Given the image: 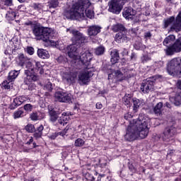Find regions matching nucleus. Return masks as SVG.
Segmentation results:
<instances>
[{"label":"nucleus","instance_id":"nucleus-14","mask_svg":"<svg viewBox=\"0 0 181 181\" xmlns=\"http://www.w3.org/2000/svg\"><path fill=\"white\" fill-rule=\"evenodd\" d=\"M29 98L25 96H20L18 98H16L13 100L12 104L10 105V109L15 110V108H17V107H19V105H22V104L25 103H29Z\"/></svg>","mask_w":181,"mask_h":181},{"label":"nucleus","instance_id":"nucleus-2","mask_svg":"<svg viewBox=\"0 0 181 181\" xmlns=\"http://www.w3.org/2000/svg\"><path fill=\"white\" fill-rule=\"evenodd\" d=\"M91 5L88 0H75L69 11L64 13L67 19H76V21H84L86 18L93 19L94 11L88 9Z\"/></svg>","mask_w":181,"mask_h":181},{"label":"nucleus","instance_id":"nucleus-44","mask_svg":"<svg viewBox=\"0 0 181 181\" xmlns=\"http://www.w3.org/2000/svg\"><path fill=\"white\" fill-rule=\"evenodd\" d=\"M151 60V57H149L148 54H144L141 57L142 63H146V62H149Z\"/></svg>","mask_w":181,"mask_h":181},{"label":"nucleus","instance_id":"nucleus-49","mask_svg":"<svg viewBox=\"0 0 181 181\" xmlns=\"http://www.w3.org/2000/svg\"><path fill=\"white\" fill-rule=\"evenodd\" d=\"M27 53L30 55L33 54V53H35V49H33L32 47H28L27 48Z\"/></svg>","mask_w":181,"mask_h":181},{"label":"nucleus","instance_id":"nucleus-23","mask_svg":"<svg viewBox=\"0 0 181 181\" xmlns=\"http://www.w3.org/2000/svg\"><path fill=\"white\" fill-rule=\"evenodd\" d=\"M111 59H110V62L114 64L115 63H117L118 62V60L119 59V53H118V50L117 49H113L112 52H111Z\"/></svg>","mask_w":181,"mask_h":181},{"label":"nucleus","instance_id":"nucleus-32","mask_svg":"<svg viewBox=\"0 0 181 181\" xmlns=\"http://www.w3.org/2000/svg\"><path fill=\"white\" fill-rule=\"evenodd\" d=\"M175 23V16H171L165 20H164V28H168V26H170L171 24Z\"/></svg>","mask_w":181,"mask_h":181},{"label":"nucleus","instance_id":"nucleus-8","mask_svg":"<svg viewBox=\"0 0 181 181\" xmlns=\"http://www.w3.org/2000/svg\"><path fill=\"white\" fill-rule=\"evenodd\" d=\"M162 76L157 75L153 76L152 78H148L146 81L141 83V90L145 94L149 93V91H152L153 90V85L155 84V80H158V78H160Z\"/></svg>","mask_w":181,"mask_h":181},{"label":"nucleus","instance_id":"nucleus-41","mask_svg":"<svg viewBox=\"0 0 181 181\" xmlns=\"http://www.w3.org/2000/svg\"><path fill=\"white\" fill-rule=\"evenodd\" d=\"M59 6V0H49V8H57Z\"/></svg>","mask_w":181,"mask_h":181},{"label":"nucleus","instance_id":"nucleus-36","mask_svg":"<svg viewBox=\"0 0 181 181\" xmlns=\"http://www.w3.org/2000/svg\"><path fill=\"white\" fill-rule=\"evenodd\" d=\"M84 144H86V141L81 138L77 139L76 140H75V142H74L75 146H77V147L84 146Z\"/></svg>","mask_w":181,"mask_h":181},{"label":"nucleus","instance_id":"nucleus-33","mask_svg":"<svg viewBox=\"0 0 181 181\" xmlns=\"http://www.w3.org/2000/svg\"><path fill=\"white\" fill-rule=\"evenodd\" d=\"M30 118L32 121H39V119H42V117H40V112L31 113Z\"/></svg>","mask_w":181,"mask_h":181},{"label":"nucleus","instance_id":"nucleus-3","mask_svg":"<svg viewBox=\"0 0 181 181\" xmlns=\"http://www.w3.org/2000/svg\"><path fill=\"white\" fill-rule=\"evenodd\" d=\"M68 56L74 60H80L83 64V67H93L90 64V62L93 59V54L90 51H83L81 52V55H78L80 48H77L76 45H71L68 46Z\"/></svg>","mask_w":181,"mask_h":181},{"label":"nucleus","instance_id":"nucleus-30","mask_svg":"<svg viewBox=\"0 0 181 181\" xmlns=\"http://www.w3.org/2000/svg\"><path fill=\"white\" fill-rule=\"evenodd\" d=\"M139 107H141V100H139V99L134 98H133V110L134 112H136V111H138V110L139 109Z\"/></svg>","mask_w":181,"mask_h":181},{"label":"nucleus","instance_id":"nucleus-7","mask_svg":"<svg viewBox=\"0 0 181 181\" xmlns=\"http://www.w3.org/2000/svg\"><path fill=\"white\" fill-rule=\"evenodd\" d=\"M94 76L93 66H83V69L78 74V81L81 86H87L91 81V77Z\"/></svg>","mask_w":181,"mask_h":181},{"label":"nucleus","instance_id":"nucleus-56","mask_svg":"<svg viewBox=\"0 0 181 181\" xmlns=\"http://www.w3.org/2000/svg\"><path fill=\"white\" fill-rule=\"evenodd\" d=\"M131 60H136V55L135 53H132L130 56Z\"/></svg>","mask_w":181,"mask_h":181},{"label":"nucleus","instance_id":"nucleus-63","mask_svg":"<svg viewBox=\"0 0 181 181\" xmlns=\"http://www.w3.org/2000/svg\"><path fill=\"white\" fill-rule=\"evenodd\" d=\"M88 180H90V181H94V180H95V178L92 176V177H90V179H88Z\"/></svg>","mask_w":181,"mask_h":181},{"label":"nucleus","instance_id":"nucleus-54","mask_svg":"<svg viewBox=\"0 0 181 181\" xmlns=\"http://www.w3.org/2000/svg\"><path fill=\"white\" fill-rule=\"evenodd\" d=\"M176 86L177 88H178L181 91V80H178L177 82L176 83Z\"/></svg>","mask_w":181,"mask_h":181},{"label":"nucleus","instance_id":"nucleus-42","mask_svg":"<svg viewBox=\"0 0 181 181\" xmlns=\"http://www.w3.org/2000/svg\"><path fill=\"white\" fill-rule=\"evenodd\" d=\"M25 130L28 132L32 133V132H35V131H36V129L35 128V125H33V124H28L25 127Z\"/></svg>","mask_w":181,"mask_h":181},{"label":"nucleus","instance_id":"nucleus-27","mask_svg":"<svg viewBox=\"0 0 181 181\" xmlns=\"http://www.w3.org/2000/svg\"><path fill=\"white\" fill-rule=\"evenodd\" d=\"M112 30L113 32H122L125 33L127 32V29L122 24H115L112 26Z\"/></svg>","mask_w":181,"mask_h":181},{"label":"nucleus","instance_id":"nucleus-37","mask_svg":"<svg viewBox=\"0 0 181 181\" xmlns=\"http://www.w3.org/2000/svg\"><path fill=\"white\" fill-rule=\"evenodd\" d=\"M13 117L14 119H18V118H22V117H23V110H18L16 111L13 113Z\"/></svg>","mask_w":181,"mask_h":181},{"label":"nucleus","instance_id":"nucleus-11","mask_svg":"<svg viewBox=\"0 0 181 181\" xmlns=\"http://www.w3.org/2000/svg\"><path fill=\"white\" fill-rule=\"evenodd\" d=\"M66 32H69L73 35V41L76 42V43H78V45H81V43H84L87 41V37L84 36L83 33L77 30H70V28H67Z\"/></svg>","mask_w":181,"mask_h":181},{"label":"nucleus","instance_id":"nucleus-28","mask_svg":"<svg viewBox=\"0 0 181 181\" xmlns=\"http://www.w3.org/2000/svg\"><path fill=\"white\" fill-rule=\"evenodd\" d=\"M49 114L50 117V121H52V122H56V121H57V118H59V115L56 111L53 110V109L50 110V107H49Z\"/></svg>","mask_w":181,"mask_h":181},{"label":"nucleus","instance_id":"nucleus-17","mask_svg":"<svg viewBox=\"0 0 181 181\" xmlns=\"http://www.w3.org/2000/svg\"><path fill=\"white\" fill-rule=\"evenodd\" d=\"M171 30H175L176 32H180L181 30V11L176 17L175 21L171 26Z\"/></svg>","mask_w":181,"mask_h":181},{"label":"nucleus","instance_id":"nucleus-51","mask_svg":"<svg viewBox=\"0 0 181 181\" xmlns=\"http://www.w3.org/2000/svg\"><path fill=\"white\" fill-rule=\"evenodd\" d=\"M129 170H131V172H133V173L136 172V168H135L133 163L129 164Z\"/></svg>","mask_w":181,"mask_h":181},{"label":"nucleus","instance_id":"nucleus-31","mask_svg":"<svg viewBox=\"0 0 181 181\" xmlns=\"http://www.w3.org/2000/svg\"><path fill=\"white\" fill-rule=\"evenodd\" d=\"M6 18L8 21H14V19L16 18V13L12 10L8 11L6 14Z\"/></svg>","mask_w":181,"mask_h":181},{"label":"nucleus","instance_id":"nucleus-59","mask_svg":"<svg viewBox=\"0 0 181 181\" xmlns=\"http://www.w3.org/2000/svg\"><path fill=\"white\" fill-rule=\"evenodd\" d=\"M32 142H33V137H30V139H29V141H28L26 144L27 145H30Z\"/></svg>","mask_w":181,"mask_h":181},{"label":"nucleus","instance_id":"nucleus-13","mask_svg":"<svg viewBox=\"0 0 181 181\" xmlns=\"http://www.w3.org/2000/svg\"><path fill=\"white\" fill-rule=\"evenodd\" d=\"M175 134H176V129L175 127H167L163 134L162 140L164 142H170V141H173Z\"/></svg>","mask_w":181,"mask_h":181},{"label":"nucleus","instance_id":"nucleus-9","mask_svg":"<svg viewBox=\"0 0 181 181\" xmlns=\"http://www.w3.org/2000/svg\"><path fill=\"white\" fill-rule=\"evenodd\" d=\"M125 5V0H112L109 2V12L118 15L122 11V8Z\"/></svg>","mask_w":181,"mask_h":181},{"label":"nucleus","instance_id":"nucleus-46","mask_svg":"<svg viewBox=\"0 0 181 181\" xmlns=\"http://www.w3.org/2000/svg\"><path fill=\"white\" fill-rule=\"evenodd\" d=\"M43 129H45V127L42 124H40L34 132L41 135H43Z\"/></svg>","mask_w":181,"mask_h":181},{"label":"nucleus","instance_id":"nucleus-38","mask_svg":"<svg viewBox=\"0 0 181 181\" xmlns=\"http://www.w3.org/2000/svg\"><path fill=\"white\" fill-rule=\"evenodd\" d=\"M61 120H59V123L61 124V125H64V122H66V121H67V119H69V115H67V113L64 112L62 113V116L60 117Z\"/></svg>","mask_w":181,"mask_h":181},{"label":"nucleus","instance_id":"nucleus-40","mask_svg":"<svg viewBox=\"0 0 181 181\" xmlns=\"http://www.w3.org/2000/svg\"><path fill=\"white\" fill-rule=\"evenodd\" d=\"M11 83H12V81L9 82V81L7 78V81H4L1 83V87H3V88H5L6 90H9V88H11Z\"/></svg>","mask_w":181,"mask_h":181},{"label":"nucleus","instance_id":"nucleus-48","mask_svg":"<svg viewBox=\"0 0 181 181\" xmlns=\"http://www.w3.org/2000/svg\"><path fill=\"white\" fill-rule=\"evenodd\" d=\"M18 59H19L21 64H25V62H26V57H25V55H23V54H21L18 56Z\"/></svg>","mask_w":181,"mask_h":181},{"label":"nucleus","instance_id":"nucleus-53","mask_svg":"<svg viewBox=\"0 0 181 181\" xmlns=\"http://www.w3.org/2000/svg\"><path fill=\"white\" fill-rule=\"evenodd\" d=\"M151 36H152V34L151 33V32H147L144 33L145 39H149L151 37Z\"/></svg>","mask_w":181,"mask_h":181},{"label":"nucleus","instance_id":"nucleus-55","mask_svg":"<svg viewBox=\"0 0 181 181\" xmlns=\"http://www.w3.org/2000/svg\"><path fill=\"white\" fill-rule=\"evenodd\" d=\"M64 59V58L63 57V56H59L57 59V62H58V63H62V62H63Z\"/></svg>","mask_w":181,"mask_h":181},{"label":"nucleus","instance_id":"nucleus-16","mask_svg":"<svg viewBox=\"0 0 181 181\" xmlns=\"http://www.w3.org/2000/svg\"><path fill=\"white\" fill-rule=\"evenodd\" d=\"M111 78H115L116 81H122V80H125V76L119 71H113L108 75V79L111 80Z\"/></svg>","mask_w":181,"mask_h":181},{"label":"nucleus","instance_id":"nucleus-58","mask_svg":"<svg viewBox=\"0 0 181 181\" xmlns=\"http://www.w3.org/2000/svg\"><path fill=\"white\" fill-rule=\"evenodd\" d=\"M96 108L98 110H101V108H103V104H101L100 103H96Z\"/></svg>","mask_w":181,"mask_h":181},{"label":"nucleus","instance_id":"nucleus-25","mask_svg":"<svg viewBox=\"0 0 181 181\" xmlns=\"http://www.w3.org/2000/svg\"><path fill=\"white\" fill-rule=\"evenodd\" d=\"M163 107V103L160 102L156 104L153 108V112L156 115L159 116L162 115V107Z\"/></svg>","mask_w":181,"mask_h":181},{"label":"nucleus","instance_id":"nucleus-26","mask_svg":"<svg viewBox=\"0 0 181 181\" xmlns=\"http://www.w3.org/2000/svg\"><path fill=\"white\" fill-rule=\"evenodd\" d=\"M175 37L173 35H170L165 37L163 41V45L166 46L167 47L168 46H170L173 42H175Z\"/></svg>","mask_w":181,"mask_h":181},{"label":"nucleus","instance_id":"nucleus-52","mask_svg":"<svg viewBox=\"0 0 181 181\" xmlns=\"http://www.w3.org/2000/svg\"><path fill=\"white\" fill-rule=\"evenodd\" d=\"M42 135L40 134V133H37V132H35L33 136L35 138V139H40V138H42Z\"/></svg>","mask_w":181,"mask_h":181},{"label":"nucleus","instance_id":"nucleus-4","mask_svg":"<svg viewBox=\"0 0 181 181\" xmlns=\"http://www.w3.org/2000/svg\"><path fill=\"white\" fill-rule=\"evenodd\" d=\"M25 67L27 69L25 70V74L27 76L26 80L28 81V83L37 81V75H36L37 71H39L40 74L45 73L43 71V65L37 61H33V62H28Z\"/></svg>","mask_w":181,"mask_h":181},{"label":"nucleus","instance_id":"nucleus-35","mask_svg":"<svg viewBox=\"0 0 181 181\" xmlns=\"http://www.w3.org/2000/svg\"><path fill=\"white\" fill-rule=\"evenodd\" d=\"M111 180V177L105 175V174L99 175L97 181H110Z\"/></svg>","mask_w":181,"mask_h":181},{"label":"nucleus","instance_id":"nucleus-24","mask_svg":"<svg viewBox=\"0 0 181 181\" xmlns=\"http://www.w3.org/2000/svg\"><path fill=\"white\" fill-rule=\"evenodd\" d=\"M37 56L40 59H49V57H50V54H49V52L43 49H38Z\"/></svg>","mask_w":181,"mask_h":181},{"label":"nucleus","instance_id":"nucleus-39","mask_svg":"<svg viewBox=\"0 0 181 181\" xmlns=\"http://www.w3.org/2000/svg\"><path fill=\"white\" fill-rule=\"evenodd\" d=\"M123 103L124 105H127V107H131V97L128 95H124L123 98Z\"/></svg>","mask_w":181,"mask_h":181},{"label":"nucleus","instance_id":"nucleus-47","mask_svg":"<svg viewBox=\"0 0 181 181\" xmlns=\"http://www.w3.org/2000/svg\"><path fill=\"white\" fill-rule=\"evenodd\" d=\"M3 2L6 6H12L13 5V0H4Z\"/></svg>","mask_w":181,"mask_h":181},{"label":"nucleus","instance_id":"nucleus-34","mask_svg":"<svg viewBox=\"0 0 181 181\" xmlns=\"http://www.w3.org/2000/svg\"><path fill=\"white\" fill-rule=\"evenodd\" d=\"M105 52V47L103 46L98 47L95 49V54L97 56H101L102 54H104Z\"/></svg>","mask_w":181,"mask_h":181},{"label":"nucleus","instance_id":"nucleus-19","mask_svg":"<svg viewBox=\"0 0 181 181\" xmlns=\"http://www.w3.org/2000/svg\"><path fill=\"white\" fill-rule=\"evenodd\" d=\"M115 40L117 43H124V42H127V40H128V37H127V31H125V33L119 32L117 33Z\"/></svg>","mask_w":181,"mask_h":181},{"label":"nucleus","instance_id":"nucleus-18","mask_svg":"<svg viewBox=\"0 0 181 181\" xmlns=\"http://www.w3.org/2000/svg\"><path fill=\"white\" fill-rule=\"evenodd\" d=\"M170 101L177 107L181 105V90L178 91L174 96L170 97Z\"/></svg>","mask_w":181,"mask_h":181},{"label":"nucleus","instance_id":"nucleus-21","mask_svg":"<svg viewBox=\"0 0 181 181\" xmlns=\"http://www.w3.org/2000/svg\"><path fill=\"white\" fill-rule=\"evenodd\" d=\"M67 131H69V127H66L62 132H55L49 134L48 138H49V139H55L57 138V136H59V135L61 136H64V135L67 134Z\"/></svg>","mask_w":181,"mask_h":181},{"label":"nucleus","instance_id":"nucleus-62","mask_svg":"<svg viewBox=\"0 0 181 181\" xmlns=\"http://www.w3.org/2000/svg\"><path fill=\"white\" fill-rule=\"evenodd\" d=\"M25 25H27L28 26H29L30 25H32V21H29L28 23H25Z\"/></svg>","mask_w":181,"mask_h":181},{"label":"nucleus","instance_id":"nucleus-50","mask_svg":"<svg viewBox=\"0 0 181 181\" xmlns=\"http://www.w3.org/2000/svg\"><path fill=\"white\" fill-rule=\"evenodd\" d=\"M33 8H34V9H35V11H40L42 9V4H35L33 5Z\"/></svg>","mask_w":181,"mask_h":181},{"label":"nucleus","instance_id":"nucleus-15","mask_svg":"<svg viewBox=\"0 0 181 181\" xmlns=\"http://www.w3.org/2000/svg\"><path fill=\"white\" fill-rule=\"evenodd\" d=\"M101 26L97 25L88 26V36H97L101 32Z\"/></svg>","mask_w":181,"mask_h":181},{"label":"nucleus","instance_id":"nucleus-60","mask_svg":"<svg viewBox=\"0 0 181 181\" xmlns=\"http://www.w3.org/2000/svg\"><path fill=\"white\" fill-rule=\"evenodd\" d=\"M154 138L156 141H159V139H160V136L159 134H156V136H154Z\"/></svg>","mask_w":181,"mask_h":181},{"label":"nucleus","instance_id":"nucleus-64","mask_svg":"<svg viewBox=\"0 0 181 181\" xmlns=\"http://www.w3.org/2000/svg\"><path fill=\"white\" fill-rule=\"evenodd\" d=\"M18 2H20L21 4H23V2H25L26 0H18Z\"/></svg>","mask_w":181,"mask_h":181},{"label":"nucleus","instance_id":"nucleus-29","mask_svg":"<svg viewBox=\"0 0 181 181\" xmlns=\"http://www.w3.org/2000/svg\"><path fill=\"white\" fill-rule=\"evenodd\" d=\"M19 73H20V71H16V70L10 71L8 76V81L11 82L15 80V78H16V77L19 76Z\"/></svg>","mask_w":181,"mask_h":181},{"label":"nucleus","instance_id":"nucleus-10","mask_svg":"<svg viewBox=\"0 0 181 181\" xmlns=\"http://www.w3.org/2000/svg\"><path fill=\"white\" fill-rule=\"evenodd\" d=\"M181 52V36L176 40L175 43L168 47V48L165 49V53L168 56H172L175 54V53H180Z\"/></svg>","mask_w":181,"mask_h":181},{"label":"nucleus","instance_id":"nucleus-5","mask_svg":"<svg viewBox=\"0 0 181 181\" xmlns=\"http://www.w3.org/2000/svg\"><path fill=\"white\" fill-rule=\"evenodd\" d=\"M32 30L37 40H42V42H50V39H52L53 35H54L53 29L37 25H34Z\"/></svg>","mask_w":181,"mask_h":181},{"label":"nucleus","instance_id":"nucleus-57","mask_svg":"<svg viewBox=\"0 0 181 181\" xmlns=\"http://www.w3.org/2000/svg\"><path fill=\"white\" fill-rule=\"evenodd\" d=\"M129 118H132V116L129 113L124 115V119H129Z\"/></svg>","mask_w":181,"mask_h":181},{"label":"nucleus","instance_id":"nucleus-45","mask_svg":"<svg viewBox=\"0 0 181 181\" xmlns=\"http://www.w3.org/2000/svg\"><path fill=\"white\" fill-rule=\"evenodd\" d=\"M25 111H27L28 112H30L32 110H33V105L31 104H26L23 107Z\"/></svg>","mask_w":181,"mask_h":181},{"label":"nucleus","instance_id":"nucleus-61","mask_svg":"<svg viewBox=\"0 0 181 181\" xmlns=\"http://www.w3.org/2000/svg\"><path fill=\"white\" fill-rule=\"evenodd\" d=\"M165 105H166V107H167L168 108H170V107H171L170 103H165Z\"/></svg>","mask_w":181,"mask_h":181},{"label":"nucleus","instance_id":"nucleus-20","mask_svg":"<svg viewBox=\"0 0 181 181\" xmlns=\"http://www.w3.org/2000/svg\"><path fill=\"white\" fill-rule=\"evenodd\" d=\"M122 13L124 18L129 19V18H132L131 16H134V15H135L136 11H134V8L132 7H125Z\"/></svg>","mask_w":181,"mask_h":181},{"label":"nucleus","instance_id":"nucleus-6","mask_svg":"<svg viewBox=\"0 0 181 181\" xmlns=\"http://www.w3.org/2000/svg\"><path fill=\"white\" fill-rule=\"evenodd\" d=\"M167 72L173 77H179L181 74V58L175 57L167 64Z\"/></svg>","mask_w":181,"mask_h":181},{"label":"nucleus","instance_id":"nucleus-22","mask_svg":"<svg viewBox=\"0 0 181 181\" xmlns=\"http://www.w3.org/2000/svg\"><path fill=\"white\" fill-rule=\"evenodd\" d=\"M76 77H77V74L73 72H70L69 74H65L64 76V80H66L69 84H71V83H74V80H76Z\"/></svg>","mask_w":181,"mask_h":181},{"label":"nucleus","instance_id":"nucleus-1","mask_svg":"<svg viewBox=\"0 0 181 181\" xmlns=\"http://www.w3.org/2000/svg\"><path fill=\"white\" fill-rule=\"evenodd\" d=\"M149 122H151V119L142 115H139L138 119L130 121L124 135L126 141L131 142L138 139V138L145 139L149 134Z\"/></svg>","mask_w":181,"mask_h":181},{"label":"nucleus","instance_id":"nucleus-12","mask_svg":"<svg viewBox=\"0 0 181 181\" xmlns=\"http://www.w3.org/2000/svg\"><path fill=\"white\" fill-rule=\"evenodd\" d=\"M54 98L59 103H70L71 101V94L64 91H57L54 94Z\"/></svg>","mask_w":181,"mask_h":181},{"label":"nucleus","instance_id":"nucleus-43","mask_svg":"<svg viewBox=\"0 0 181 181\" xmlns=\"http://www.w3.org/2000/svg\"><path fill=\"white\" fill-rule=\"evenodd\" d=\"M44 90H47V91H52L53 90V85H52V83L48 81L45 86H44Z\"/></svg>","mask_w":181,"mask_h":181}]
</instances>
